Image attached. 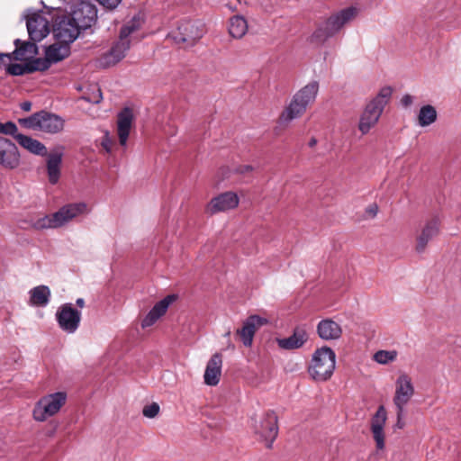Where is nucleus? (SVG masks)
<instances>
[{
    "mask_svg": "<svg viewBox=\"0 0 461 461\" xmlns=\"http://www.w3.org/2000/svg\"><path fill=\"white\" fill-rule=\"evenodd\" d=\"M28 65L30 66L29 71L31 73H32L34 71L47 70L50 67L51 63L50 62L48 58L45 56L44 59L38 58V59H35L28 62Z\"/></svg>",
    "mask_w": 461,
    "mask_h": 461,
    "instance_id": "obj_35",
    "label": "nucleus"
},
{
    "mask_svg": "<svg viewBox=\"0 0 461 461\" xmlns=\"http://www.w3.org/2000/svg\"><path fill=\"white\" fill-rule=\"evenodd\" d=\"M222 355L220 353L213 354L207 362L203 381L206 385L215 386L219 384L221 376Z\"/></svg>",
    "mask_w": 461,
    "mask_h": 461,
    "instance_id": "obj_19",
    "label": "nucleus"
},
{
    "mask_svg": "<svg viewBox=\"0 0 461 461\" xmlns=\"http://www.w3.org/2000/svg\"><path fill=\"white\" fill-rule=\"evenodd\" d=\"M248 32V23L241 15H234L230 19L229 33L235 39L242 38Z\"/></svg>",
    "mask_w": 461,
    "mask_h": 461,
    "instance_id": "obj_30",
    "label": "nucleus"
},
{
    "mask_svg": "<svg viewBox=\"0 0 461 461\" xmlns=\"http://www.w3.org/2000/svg\"><path fill=\"white\" fill-rule=\"evenodd\" d=\"M26 26L29 37L32 41H40L49 32V21L40 13H32L26 16Z\"/></svg>",
    "mask_w": 461,
    "mask_h": 461,
    "instance_id": "obj_16",
    "label": "nucleus"
},
{
    "mask_svg": "<svg viewBox=\"0 0 461 461\" xmlns=\"http://www.w3.org/2000/svg\"><path fill=\"white\" fill-rule=\"evenodd\" d=\"M386 421V411L383 405L379 406L371 420V430L378 449L384 447V426Z\"/></svg>",
    "mask_w": 461,
    "mask_h": 461,
    "instance_id": "obj_22",
    "label": "nucleus"
},
{
    "mask_svg": "<svg viewBox=\"0 0 461 461\" xmlns=\"http://www.w3.org/2000/svg\"><path fill=\"white\" fill-rule=\"evenodd\" d=\"M34 227L38 230L49 229V228H59L60 227V222H59L58 218L55 217V212L50 215H46L42 218L38 219Z\"/></svg>",
    "mask_w": 461,
    "mask_h": 461,
    "instance_id": "obj_33",
    "label": "nucleus"
},
{
    "mask_svg": "<svg viewBox=\"0 0 461 461\" xmlns=\"http://www.w3.org/2000/svg\"><path fill=\"white\" fill-rule=\"evenodd\" d=\"M133 119V111L129 107L123 108L117 115V133L122 146L127 143Z\"/></svg>",
    "mask_w": 461,
    "mask_h": 461,
    "instance_id": "obj_21",
    "label": "nucleus"
},
{
    "mask_svg": "<svg viewBox=\"0 0 461 461\" xmlns=\"http://www.w3.org/2000/svg\"><path fill=\"white\" fill-rule=\"evenodd\" d=\"M69 53V43H59V41L49 46L45 51V55L51 64L64 59Z\"/></svg>",
    "mask_w": 461,
    "mask_h": 461,
    "instance_id": "obj_29",
    "label": "nucleus"
},
{
    "mask_svg": "<svg viewBox=\"0 0 461 461\" xmlns=\"http://www.w3.org/2000/svg\"><path fill=\"white\" fill-rule=\"evenodd\" d=\"M102 5L108 9L115 8L122 0H97Z\"/></svg>",
    "mask_w": 461,
    "mask_h": 461,
    "instance_id": "obj_44",
    "label": "nucleus"
},
{
    "mask_svg": "<svg viewBox=\"0 0 461 461\" xmlns=\"http://www.w3.org/2000/svg\"><path fill=\"white\" fill-rule=\"evenodd\" d=\"M393 90L390 86L381 88L375 97H374L366 106L360 116L358 130L362 134H366L378 122L379 118L388 104Z\"/></svg>",
    "mask_w": 461,
    "mask_h": 461,
    "instance_id": "obj_3",
    "label": "nucleus"
},
{
    "mask_svg": "<svg viewBox=\"0 0 461 461\" xmlns=\"http://www.w3.org/2000/svg\"><path fill=\"white\" fill-rule=\"evenodd\" d=\"M29 303L34 307H45L50 299V290L47 285H38L29 292Z\"/></svg>",
    "mask_w": 461,
    "mask_h": 461,
    "instance_id": "obj_28",
    "label": "nucleus"
},
{
    "mask_svg": "<svg viewBox=\"0 0 461 461\" xmlns=\"http://www.w3.org/2000/svg\"><path fill=\"white\" fill-rule=\"evenodd\" d=\"M21 109L24 112H29L32 109V103L29 101L21 104Z\"/></svg>",
    "mask_w": 461,
    "mask_h": 461,
    "instance_id": "obj_48",
    "label": "nucleus"
},
{
    "mask_svg": "<svg viewBox=\"0 0 461 461\" xmlns=\"http://www.w3.org/2000/svg\"><path fill=\"white\" fill-rule=\"evenodd\" d=\"M137 30L138 25L134 21H131L122 27L119 38L124 41H130L129 36Z\"/></svg>",
    "mask_w": 461,
    "mask_h": 461,
    "instance_id": "obj_39",
    "label": "nucleus"
},
{
    "mask_svg": "<svg viewBox=\"0 0 461 461\" xmlns=\"http://www.w3.org/2000/svg\"><path fill=\"white\" fill-rule=\"evenodd\" d=\"M102 147L105 149L106 152L111 153L113 147L114 145V141L110 138L109 133L106 131L104 135L102 141Z\"/></svg>",
    "mask_w": 461,
    "mask_h": 461,
    "instance_id": "obj_41",
    "label": "nucleus"
},
{
    "mask_svg": "<svg viewBox=\"0 0 461 461\" xmlns=\"http://www.w3.org/2000/svg\"><path fill=\"white\" fill-rule=\"evenodd\" d=\"M309 335L304 325L294 328L293 334L285 339H278L279 348L286 350H293L302 348L308 340Z\"/></svg>",
    "mask_w": 461,
    "mask_h": 461,
    "instance_id": "obj_20",
    "label": "nucleus"
},
{
    "mask_svg": "<svg viewBox=\"0 0 461 461\" xmlns=\"http://www.w3.org/2000/svg\"><path fill=\"white\" fill-rule=\"evenodd\" d=\"M69 18L82 30L90 28L96 21L97 10L95 5L86 1H80L66 13Z\"/></svg>",
    "mask_w": 461,
    "mask_h": 461,
    "instance_id": "obj_10",
    "label": "nucleus"
},
{
    "mask_svg": "<svg viewBox=\"0 0 461 461\" xmlns=\"http://www.w3.org/2000/svg\"><path fill=\"white\" fill-rule=\"evenodd\" d=\"M176 299V296L175 294H169V295L166 296L164 299H162L161 301H159L158 303H157L152 307L150 312H152L155 316L160 318L161 316H163L166 313L170 303H172Z\"/></svg>",
    "mask_w": 461,
    "mask_h": 461,
    "instance_id": "obj_32",
    "label": "nucleus"
},
{
    "mask_svg": "<svg viewBox=\"0 0 461 461\" xmlns=\"http://www.w3.org/2000/svg\"><path fill=\"white\" fill-rule=\"evenodd\" d=\"M56 320L59 328L67 333H74L78 329L81 312L73 308L71 303H64L56 312Z\"/></svg>",
    "mask_w": 461,
    "mask_h": 461,
    "instance_id": "obj_11",
    "label": "nucleus"
},
{
    "mask_svg": "<svg viewBox=\"0 0 461 461\" xmlns=\"http://www.w3.org/2000/svg\"><path fill=\"white\" fill-rule=\"evenodd\" d=\"M16 141L29 152L37 156H46L48 154L47 148L43 143L36 139H32L30 136L24 134H19L16 136Z\"/></svg>",
    "mask_w": 461,
    "mask_h": 461,
    "instance_id": "obj_27",
    "label": "nucleus"
},
{
    "mask_svg": "<svg viewBox=\"0 0 461 461\" xmlns=\"http://www.w3.org/2000/svg\"><path fill=\"white\" fill-rule=\"evenodd\" d=\"M440 221L434 217L422 228L420 234L417 237L415 249L418 253H423L428 243L439 233Z\"/></svg>",
    "mask_w": 461,
    "mask_h": 461,
    "instance_id": "obj_18",
    "label": "nucleus"
},
{
    "mask_svg": "<svg viewBox=\"0 0 461 461\" xmlns=\"http://www.w3.org/2000/svg\"><path fill=\"white\" fill-rule=\"evenodd\" d=\"M159 318L155 316L152 312H149L148 314L141 321L142 328H147L152 326Z\"/></svg>",
    "mask_w": 461,
    "mask_h": 461,
    "instance_id": "obj_42",
    "label": "nucleus"
},
{
    "mask_svg": "<svg viewBox=\"0 0 461 461\" xmlns=\"http://www.w3.org/2000/svg\"><path fill=\"white\" fill-rule=\"evenodd\" d=\"M253 167L250 165H240L235 168V172L238 174L245 175L253 171Z\"/></svg>",
    "mask_w": 461,
    "mask_h": 461,
    "instance_id": "obj_46",
    "label": "nucleus"
},
{
    "mask_svg": "<svg viewBox=\"0 0 461 461\" xmlns=\"http://www.w3.org/2000/svg\"><path fill=\"white\" fill-rule=\"evenodd\" d=\"M316 143H317V140H316L315 138H312V139L310 140V141H309V146H310V147H313V146H315V145H316Z\"/></svg>",
    "mask_w": 461,
    "mask_h": 461,
    "instance_id": "obj_51",
    "label": "nucleus"
},
{
    "mask_svg": "<svg viewBox=\"0 0 461 461\" xmlns=\"http://www.w3.org/2000/svg\"><path fill=\"white\" fill-rule=\"evenodd\" d=\"M82 30L66 14L55 17L52 32L59 43H72Z\"/></svg>",
    "mask_w": 461,
    "mask_h": 461,
    "instance_id": "obj_9",
    "label": "nucleus"
},
{
    "mask_svg": "<svg viewBox=\"0 0 461 461\" xmlns=\"http://www.w3.org/2000/svg\"><path fill=\"white\" fill-rule=\"evenodd\" d=\"M19 122L25 128L47 133L59 132L64 127V120L61 117L46 111H41L27 118L20 119Z\"/></svg>",
    "mask_w": 461,
    "mask_h": 461,
    "instance_id": "obj_5",
    "label": "nucleus"
},
{
    "mask_svg": "<svg viewBox=\"0 0 461 461\" xmlns=\"http://www.w3.org/2000/svg\"><path fill=\"white\" fill-rule=\"evenodd\" d=\"M414 97L409 94L404 95L401 99V104L402 107L407 108L413 104Z\"/></svg>",
    "mask_w": 461,
    "mask_h": 461,
    "instance_id": "obj_45",
    "label": "nucleus"
},
{
    "mask_svg": "<svg viewBox=\"0 0 461 461\" xmlns=\"http://www.w3.org/2000/svg\"><path fill=\"white\" fill-rule=\"evenodd\" d=\"M204 33L203 24L199 21L183 20L169 37L177 44L194 45Z\"/></svg>",
    "mask_w": 461,
    "mask_h": 461,
    "instance_id": "obj_7",
    "label": "nucleus"
},
{
    "mask_svg": "<svg viewBox=\"0 0 461 461\" xmlns=\"http://www.w3.org/2000/svg\"><path fill=\"white\" fill-rule=\"evenodd\" d=\"M0 133L5 135H10L14 137L16 140V136H18L20 133H18V128L16 124L13 122H0Z\"/></svg>",
    "mask_w": 461,
    "mask_h": 461,
    "instance_id": "obj_36",
    "label": "nucleus"
},
{
    "mask_svg": "<svg viewBox=\"0 0 461 461\" xmlns=\"http://www.w3.org/2000/svg\"><path fill=\"white\" fill-rule=\"evenodd\" d=\"M335 366V352L324 346L314 351L308 372L315 381H327L331 377Z\"/></svg>",
    "mask_w": 461,
    "mask_h": 461,
    "instance_id": "obj_4",
    "label": "nucleus"
},
{
    "mask_svg": "<svg viewBox=\"0 0 461 461\" xmlns=\"http://www.w3.org/2000/svg\"><path fill=\"white\" fill-rule=\"evenodd\" d=\"M131 48V41L118 39L111 49L98 59L99 67L107 68L119 63Z\"/></svg>",
    "mask_w": 461,
    "mask_h": 461,
    "instance_id": "obj_15",
    "label": "nucleus"
},
{
    "mask_svg": "<svg viewBox=\"0 0 461 461\" xmlns=\"http://www.w3.org/2000/svg\"><path fill=\"white\" fill-rule=\"evenodd\" d=\"M47 155V171L49 181L50 184L55 185L58 183L60 176V166L63 154L61 151H52Z\"/></svg>",
    "mask_w": 461,
    "mask_h": 461,
    "instance_id": "obj_25",
    "label": "nucleus"
},
{
    "mask_svg": "<svg viewBox=\"0 0 461 461\" xmlns=\"http://www.w3.org/2000/svg\"><path fill=\"white\" fill-rule=\"evenodd\" d=\"M159 318L155 316L152 312H149L148 314L141 321L142 328H147L152 326Z\"/></svg>",
    "mask_w": 461,
    "mask_h": 461,
    "instance_id": "obj_43",
    "label": "nucleus"
},
{
    "mask_svg": "<svg viewBox=\"0 0 461 461\" xmlns=\"http://www.w3.org/2000/svg\"><path fill=\"white\" fill-rule=\"evenodd\" d=\"M317 334L323 340H336L342 335L341 326L332 319H323L317 324Z\"/></svg>",
    "mask_w": 461,
    "mask_h": 461,
    "instance_id": "obj_23",
    "label": "nucleus"
},
{
    "mask_svg": "<svg viewBox=\"0 0 461 461\" xmlns=\"http://www.w3.org/2000/svg\"><path fill=\"white\" fill-rule=\"evenodd\" d=\"M87 212V205L85 203H69L62 206L55 212V217L60 222V227L70 221L77 216L84 214Z\"/></svg>",
    "mask_w": 461,
    "mask_h": 461,
    "instance_id": "obj_24",
    "label": "nucleus"
},
{
    "mask_svg": "<svg viewBox=\"0 0 461 461\" xmlns=\"http://www.w3.org/2000/svg\"><path fill=\"white\" fill-rule=\"evenodd\" d=\"M378 212V206L376 203H373V204H370L366 209V213L368 215V217L370 218H375Z\"/></svg>",
    "mask_w": 461,
    "mask_h": 461,
    "instance_id": "obj_47",
    "label": "nucleus"
},
{
    "mask_svg": "<svg viewBox=\"0 0 461 461\" xmlns=\"http://www.w3.org/2000/svg\"><path fill=\"white\" fill-rule=\"evenodd\" d=\"M4 58H9V55L6 54H1L0 55V62L3 60Z\"/></svg>",
    "mask_w": 461,
    "mask_h": 461,
    "instance_id": "obj_52",
    "label": "nucleus"
},
{
    "mask_svg": "<svg viewBox=\"0 0 461 461\" xmlns=\"http://www.w3.org/2000/svg\"><path fill=\"white\" fill-rule=\"evenodd\" d=\"M255 434L265 442L267 448H271L273 442L278 435L277 416L275 411H268L258 420L253 423Z\"/></svg>",
    "mask_w": 461,
    "mask_h": 461,
    "instance_id": "obj_8",
    "label": "nucleus"
},
{
    "mask_svg": "<svg viewBox=\"0 0 461 461\" xmlns=\"http://www.w3.org/2000/svg\"><path fill=\"white\" fill-rule=\"evenodd\" d=\"M21 165L20 151L12 140L0 136V166L5 169H16Z\"/></svg>",
    "mask_w": 461,
    "mask_h": 461,
    "instance_id": "obj_12",
    "label": "nucleus"
},
{
    "mask_svg": "<svg viewBox=\"0 0 461 461\" xmlns=\"http://www.w3.org/2000/svg\"><path fill=\"white\" fill-rule=\"evenodd\" d=\"M30 66L28 65V62L25 64H11L7 68V72L13 76H22L26 73H31L29 71Z\"/></svg>",
    "mask_w": 461,
    "mask_h": 461,
    "instance_id": "obj_37",
    "label": "nucleus"
},
{
    "mask_svg": "<svg viewBox=\"0 0 461 461\" xmlns=\"http://www.w3.org/2000/svg\"><path fill=\"white\" fill-rule=\"evenodd\" d=\"M159 412V405L157 402L145 405L142 410V414L149 419L155 418Z\"/></svg>",
    "mask_w": 461,
    "mask_h": 461,
    "instance_id": "obj_40",
    "label": "nucleus"
},
{
    "mask_svg": "<svg viewBox=\"0 0 461 461\" xmlns=\"http://www.w3.org/2000/svg\"><path fill=\"white\" fill-rule=\"evenodd\" d=\"M357 13V8L351 6L333 14L319 23L311 36V41L317 44L325 43L330 38L339 32L347 23L353 20Z\"/></svg>",
    "mask_w": 461,
    "mask_h": 461,
    "instance_id": "obj_2",
    "label": "nucleus"
},
{
    "mask_svg": "<svg viewBox=\"0 0 461 461\" xmlns=\"http://www.w3.org/2000/svg\"><path fill=\"white\" fill-rule=\"evenodd\" d=\"M230 330H229L225 334H224V337L226 338H230Z\"/></svg>",
    "mask_w": 461,
    "mask_h": 461,
    "instance_id": "obj_53",
    "label": "nucleus"
},
{
    "mask_svg": "<svg viewBox=\"0 0 461 461\" xmlns=\"http://www.w3.org/2000/svg\"><path fill=\"white\" fill-rule=\"evenodd\" d=\"M267 322L266 318H262L258 315H251L243 322L242 328L237 330V334L241 338L243 344L246 347H249L252 344L253 337L257 330Z\"/></svg>",
    "mask_w": 461,
    "mask_h": 461,
    "instance_id": "obj_17",
    "label": "nucleus"
},
{
    "mask_svg": "<svg viewBox=\"0 0 461 461\" xmlns=\"http://www.w3.org/2000/svg\"><path fill=\"white\" fill-rule=\"evenodd\" d=\"M402 416H403V414L401 417H399V410H397V423H396V426L399 429H402L403 426H404V423L402 422Z\"/></svg>",
    "mask_w": 461,
    "mask_h": 461,
    "instance_id": "obj_49",
    "label": "nucleus"
},
{
    "mask_svg": "<svg viewBox=\"0 0 461 461\" xmlns=\"http://www.w3.org/2000/svg\"><path fill=\"white\" fill-rule=\"evenodd\" d=\"M414 394V387L409 375L402 374L396 380V389L393 403L399 410V417L403 414L404 406Z\"/></svg>",
    "mask_w": 461,
    "mask_h": 461,
    "instance_id": "obj_13",
    "label": "nucleus"
},
{
    "mask_svg": "<svg viewBox=\"0 0 461 461\" xmlns=\"http://www.w3.org/2000/svg\"><path fill=\"white\" fill-rule=\"evenodd\" d=\"M397 357V352L394 350L387 351V350H379L374 355V360L379 364H388L395 360Z\"/></svg>",
    "mask_w": 461,
    "mask_h": 461,
    "instance_id": "obj_34",
    "label": "nucleus"
},
{
    "mask_svg": "<svg viewBox=\"0 0 461 461\" xmlns=\"http://www.w3.org/2000/svg\"><path fill=\"white\" fill-rule=\"evenodd\" d=\"M239 196L234 192H224L213 197L206 205L205 212L214 215L219 212L235 209L239 205Z\"/></svg>",
    "mask_w": 461,
    "mask_h": 461,
    "instance_id": "obj_14",
    "label": "nucleus"
},
{
    "mask_svg": "<svg viewBox=\"0 0 461 461\" xmlns=\"http://www.w3.org/2000/svg\"><path fill=\"white\" fill-rule=\"evenodd\" d=\"M437 120V111L430 104L423 105L418 114V123L421 127H427Z\"/></svg>",
    "mask_w": 461,
    "mask_h": 461,
    "instance_id": "obj_31",
    "label": "nucleus"
},
{
    "mask_svg": "<svg viewBox=\"0 0 461 461\" xmlns=\"http://www.w3.org/2000/svg\"><path fill=\"white\" fill-rule=\"evenodd\" d=\"M319 91V84L316 81L310 82L294 94L290 104L281 113L279 121L281 123H288L301 117L307 107L313 104Z\"/></svg>",
    "mask_w": 461,
    "mask_h": 461,
    "instance_id": "obj_1",
    "label": "nucleus"
},
{
    "mask_svg": "<svg viewBox=\"0 0 461 461\" xmlns=\"http://www.w3.org/2000/svg\"><path fill=\"white\" fill-rule=\"evenodd\" d=\"M67 394L58 392L41 398L34 406L32 415L37 421H45L55 415L65 404Z\"/></svg>",
    "mask_w": 461,
    "mask_h": 461,
    "instance_id": "obj_6",
    "label": "nucleus"
},
{
    "mask_svg": "<svg viewBox=\"0 0 461 461\" xmlns=\"http://www.w3.org/2000/svg\"><path fill=\"white\" fill-rule=\"evenodd\" d=\"M76 303L79 308H83L85 306V300L83 298H78L77 299Z\"/></svg>",
    "mask_w": 461,
    "mask_h": 461,
    "instance_id": "obj_50",
    "label": "nucleus"
},
{
    "mask_svg": "<svg viewBox=\"0 0 461 461\" xmlns=\"http://www.w3.org/2000/svg\"><path fill=\"white\" fill-rule=\"evenodd\" d=\"M36 41H22L17 39L14 41L15 50L13 52L14 59L16 60H28L38 53Z\"/></svg>",
    "mask_w": 461,
    "mask_h": 461,
    "instance_id": "obj_26",
    "label": "nucleus"
},
{
    "mask_svg": "<svg viewBox=\"0 0 461 461\" xmlns=\"http://www.w3.org/2000/svg\"><path fill=\"white\" fill-rule=\"evenodd\" d=\"M84 98L89 103L99 104L103 100V94L100 87L97 85L93 86L91 92L87 93Z\"/></svg>",
    "mask_w": 461,
    "mask_h": 461,
    "instance_id": "obj_38",
    "label": "nucleus"
}]
</instances>
